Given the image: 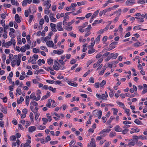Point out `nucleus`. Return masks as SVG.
I'll return each instance as SVG.
<instances>
[{"label":"nucleus","instance_id":"56","mask_svg":"<svg viewBox=\"0 0 147 147\" xmlns=\"http://www.w3.org/2000/svg\"><path fill=\"white\" fill-rule=\"evenodd\" d=\"M40 48L41 49L45 51L46 49V50H47V52L48 51L47 49V48L46 47H45V46H42L40 47Z\"/></svg>","mask_w":147,"mask_h":147},{"label":"nucleus","instance_id":"13","mask_svg":"<svg viewBox=\"0 0 147 147\" xmlns=\"http://www.w3.org/2000/svg\"><path fill=\"white\" fill-rule=\"evenodd\" d=\"M52 101V100L51 99H49L48 101V103L46 104V106L50 108L51 107V103Z\"/></svg>","mask_w":147,"mask_h":147},{"label":"nucleus","instance_id":"17","mask_svg":"<svg viewBox=\"0 0 147 147\" xmlns=\"http://www.w3.org/2000/svg\"><path fill=\"white\" fill-rule=\"evenodd\" d=\"M134 141H135V140L132 141H132H131L128 143L127 145V146H129V147H130V145L132 146H134L135 144H136V142L135 143V142H134Z\"/></svg>","mask_w":147,"mask_h":147},{"label":"nucleus","instance_id":"39","mask_svg":"<svg viewBox=\"0 0 147 147\" xmlns=\"http://www.w3.org/2000/svg\"><path fill=\"white\" fill-rule=\"evenodd\" d=\"M26 49L24 46L22 47L20 49V51L22 52H25L26 51Z\"/></svg>","mask_w":147,"mask_h":147},{"label":"nucleus","instance_id":"55","mask_svg":"<svg viewBox=\"0 0 147 147\" xmlns=\"http://www.w3.org/2000/svg\"><path fill=\"white\" fill-rule=\"evenodd\" d=\"M140 42L135 43L134 44V47H139L141 46L142 45H140Z\"/></svg>","mask_w":147,"mask_h":147},{"label":"nucleus","instance_id":"32","mask_svg":"<svg viewBox=\"0 0 147 147\" xmlns=\"http://www.w3.org/2000/svg\"><path fill=\"white\" fill-rule=\"evenodd\" d=\"M34 18V16L32 15H30L29 16V19L28 20V22L29 23H30L32 22V19Z\"/></svg>","mask_w":147,"mask_h":147},{"label":"nucleus","instance_id":"29","mask_svg":"<svg viewBox=\"0 0 147 147\" xmlns=\"http://www.w3.org/2000/svg\"><path fill=\"white\" fill-rule=\"evenodd\" d=\"M106 83V82L105 80H103L101 82L100 84V87H102L105 85Z\"/></svg>","mask_w":147,"mask_h":147},{"label":"nucleus","instance_id":"20","mask_svg":"<svg viewBox=\"0 0 147 147\" xmlns=\"http://www.w3.org/2000/svg\"><path fill=\"white\" fill-rule=\"evenodd\" d=\"M14 83L13 82L12 85L9 86V90L11 91H13V87H14Z\"/></svg>","mask_w":147,"mask_h":147},{"label":"nucleus","instance_id":"2","mask_svg":"<svg viewBox=\"0 0 147 147\" xmlns=\"http://www.w3.org/2000/svg\"><path fill=\"white\" fill-rule=\"evenodd\" d=\"M88 147H95V141L94 138L91 139L90 143L88 144Z\"/></svg>","mask_w":147,"mask_h":147},{"label":"nucleus","instance_id":"58","mask_svg":"<svg viewBox=\"0 0 147 147\" xmlns=\"http://www.w3.org/2000/svg\"><path fill=\"white\" fill-rule=\"evenodd\" d=\"M51 140V138L49 136H48L45 139V142H47L49 141H50Z\"/></svg>","mask_w":147,"mask_h":147},{"label":"nucleus","instance_id":"31","mask_svg":"<svg viewBox=\"0 0 147 147\" xmlns=\"http://www.w3.org/2000/svg\"><path fill=\"white\" fill-rule=\"evenodd\" d=\"M135 141L136 142V145H137V146H141L143 144L142 143L140 142L139 141V142H138V140H135Z\"/></svg>","mask_w":147,"mask_h":147},{"label":"nucleus","instance_id":"28","mask_svg":"<svg viewBox=\"0 0 147 147\" xmlns=\"http://www.w3.org/2000/svg\"><path fill=\"white\" fill-rule=\"evenodd\" d=\"M106 96L105 95V94H102L101 95V99L103 100H107Z\"/></svg>","mask_w":147,"mask_h":147},{"label":"nucleus","instance_id":"64","mask_svg":"<svg viewBox=\"0 0 147 147\" xmlns=\"http://www.w3.org/2000/svg\"><path fill=\"white\" fill-rule=\"evenodd\" d=\"M76 59H73L72 60H71L70 61V64H73L75 63L76 62Z\"/></svg>","mask_w":147,"mask_h":147},{"label":"nucleus","instance_id":"63","mask_svg":"<svg viewBox=\"0 0 147 147\" xmlns=\"http://www.w3.org/2000/svg\"><path fill=\"white\" fill-rule=\"evenodd\" d=\"M44 19L43 18L41 19L40 21L39 24L40 25H42L44 23Z\"/></svg>","mask_w":147,"mask_h":147},{"label":"nucleus","instance_id":"22","mask_svg":"<svg viewBox=\"0 0 147 147\" xmlns=\"http://www.w3.org/2000/svg\"><path fill=\"white\" fill-rule=\"evenodd\" d=\"M24 99L23 97L22 96H20V99L19 100L18 99L17 101V102L18 104H19L20 103H21L22 102L24 101Z\"/></svg>","mask_w":147,"mask_h":147},{"label":"nucleus","instance_id":"35","mask_svg":"<svg viewBox=\"0 0 147 147\" xmlns=\"http://www.w3.org/2000/svg\"><path fill=\"white\" fill-rule=\"evenodd\" d=\"M32 51L33 52L35 53H37L39 52V50L36 48H34L33 49Z\"/></svg>","mask_w":147,"mask_h":147},{"label":"nucleus","instance_id":"12","mask_svg":"<svg viewBox=\"0 0 147 147\" xmlns=\"http://www.w3.org/2000/svg\"><path fill=\"white\" fill-rule=\"evenodd\" d=\"M36 129V127L35 126H30L28 128V131L29 132H32L35 131Z\"/></svg>","mask_w":147,"mask_h":147},{"label":"nucleus","instance_id":"26","mask_svg":"<svg viewBox=\"0 0 147 147\" xmlns=\"http://www.w3.org/2000/svg\"><path fill=\"white\" fill-rule=\"evenodd\" d=\"M29 96H26V104L28 106L29 104Z\"/></svg>","mask_w":147,"mask_h":147},{"label":"nucleus","instance_id":"5","mask_svg":"<svg viewBox=\"0 0 147 147\" xmlns=\"http://www.w3.org/2000/svg\"><path fill=\"white\" fill-rule=\"evenodd\" d=\"M62 23L61 22H59L57 24V28L58 30L63 31V29L62 27Z\"/></svg>","mask_w":147,"mask_h":147},{"label":"nucleus","instance_id":"27","mask_svg":"<svg viewBox=\"0 0 147 147\" xmlns=\"http://www.w3.org/2000/svg\"><path fill=\"white\" fill-rule=\"evenodd\" d=\"M123 109H125V112L127 113V116H129L130 115V113H129V110L128 109H127L125 107H123Z\"/></svg>","mask_w":147,"mask_h":147},{"label":"nucleus","instance_id":"41","mask_svg":"<svg viewBox=\"0 0 147 147\" xmlns=\"http://www.w3.org/2000/svg\"><path fill=\"white\" fill-rule=\"evenodd\" d=\"M53 68L55 70H58L59 69V67L57 65H53Z\"/></svg>","mask_w":147,"mask_h":147},{"label":"nucleus","instance_id":"10","mask_svg":"<svg viewBox=\"0 0 147 147\" xmlns=\"http://www.w3.org/2000/svg\"><path fill=\"white\" fill-rule=\"evenodd\" d=\"M134 0H127L125 2L126 4L128 5L133 4L134 3L133 2Z\"/></svg>","mask_w":147,"mask_h":147},{"label":"nucleus","instance_id":"44","mask_svg":"<svg viewBox=\"0 0 147 147\" xmlns=\"http://www.w3.org/2000/svg\"><path fill=\"white\" fill-rule=\"evenodd\" d=\"M30 104L34 105L36 107H37L38 106V103L35 101H32L30 102Z\"/></svg>","mask_w":147,"mask_h":147},{"label":"nucleus","instance_id":"6","mask_svg":"<svg viewBox=\"0 0 147 147\" xmlns=\"http://www.w3.org/2000/svg\"><path fill=\"white\" fill-rule=\"evenodd\" d=\"M50 25L51 28V30H52L54 32H56L57 31V30L55 28L56 26L55 24L51 23H50Z\"/></svg>","mask_w":147,"mask_h":147},{"label":"nucleus","instance_id":"38","mask_svg":"<svg viewBox=\"0 0 147 147\" xmlns=\"http://www.w3.org/2000/svg\"><path fill=\"white\" fill-rule=\"evenodd\" d=\"M58 143V142L57 141H51L50 142V143L52 145H54Z\"/></svg>","mask_w":147,"mask_h":147},{"label":"nucleus","instance_id":"24","mask_svg":"<svg viewBox=\"0 0 147 147\" xmlns=\"http://www.w3.org/2000/svg\"><path fill=\"white\" fill-rule=\"evenodd\" d=\"M30 98L32 99L33 100H35L34 98H36V96L34 93L33 92L31 94L30 96Z\"/></svg>","mask_w":147,"mask_h":147},{"label":"nucleus","instance_id":"59","mask_svg":"<svg viewBox=\"0 0 147 147\" xmlns=\"http://www.w3.org/2000/svg\"><path fill=\"white\" fill-rule=\"evenodd\" d=\"M10 140L13 141H15L16 140V137L14 136H12L10 138Z\"/></svg>","mask_w":147,"mask_h":147},{"label":"nucleus","instance_id":"25","mask_svg":"<svg viewBox=\"0 0 147 147\" xmlns=\"http://www.w3.org/2000/svg\"><path fill=\"white\" fill-rule=\"evenodd\" d=\"M50 18L51 21L53 22H55L57 20V19L55 18H54L53 16H50Z\"/></svg>","mask_w":147,"mask_h":147},{"label":"nucleus","instance_id":"53","mask_svg":"<svg viewBox=\"0 0 147 147\" xmlns=\"http://www.w3.org/2000/svg\"><path fill=\"white\" fill-rule=\"evenodd\" d=\"M27 0H24L22 2V5L23 6H26L27 4Z\"/></svg>","mask_w":147,"mask_h":147},{"label":"nucleus","instance_id":"1","mask_svg":"<svg viewBox=\"0 0 147 147\" xmlns=\"http://www.w3.org/2000/svg\"><path fill=\"white\" fill-rule=\"evenodd\" d=\"M133 138L132 139V141H134V140H138L140 138H141L142 140L147 139V137L143 135H141L139 136H137L134 135L133 136Z\"/></svg>","mask_w":147,"mask_h":147},{"label":"nucleus","instance_id":"45","mask_svg":"<svg viewBox=\"0 0 147 147\" xmlns=\"http://www.w3.org/2000/svg\"><path fill=\"white\" fill-rule=\"evenodd\" d=\"M96 111V110H94L93 112V115L95 117H97L99 115L98 114L99 113V111H98L97 113H96L95 111Z\"/></svg>","mask_w":147,"mask_h":147},{"label":"nucleus","instance_id":"51","mask_svg":"<svg viewBox=\"0 0 147 147\" xmlns=\"http://www.w3.org/2000/svg\"><path fill=\"white\" fill-rule=\"evenodd\" d=\"M10 41H11L12 44H13V46L15 45L16 44V42L14 38H11Z\"/></svg>","mask_w":147,"mask_h":147},{"label":"nucleus","instance_id":"18","mask_svg":"<svg viewBox=\"0 0 147 147\" xmlns=\"http://www.w3.org/2000/svg\"><path fill=\"white\" fill-rule=\"evenodd\" d=\"M99 10L98 9L96 11L94 12L92 16V17L94 18L96 16H97L99 12Z\"/></svg>","mask_w":147,"mask_h":147},{"label":"nucleus","instance_id":"15","mask_svg":"<svg viewBox=\"0 0 147 147\" xmlns=\"http://www.w3.org/2000/svg\"><path fill=\"white\" fill-rule=\"evenodd\" d=\"M47 63L49 65H52L53 63V59L50 58V59H47Z\"/></svg>","mask_w":147,"mask_h":147},{"label":"nucleus","instance_id":"30","mask_svg":"<svg viewBox=\"0 0 147 147\" xmlns=\"http://www.w3.org/2000/svg\"><path fill=\"white\" fill-rule=\"evenodd\" d=\"M46 128V127L44 126L41 125H39L37 127V128L39 130H43Z\"/></svg>","mask_w":147,"mask_h":147},{"label":"nucleus","instance_id":"46","mask_svg":"<svg viewBox=\"0 0 147 147\" xmlns=\"http://www.w3.org/2000/svg\"><path fill=\"white\" fill-rule=\"evenodd\" d=\"M16 92L19 95L22 94V91L20 88H18L16 90Z\"/></svg>","mask_w":147,"mask_h":147},{"label":"nucleus","instance_id":"48","mask_svg":"<svg viewBox=\"0 0 147 147\" xmlns=\"http://www.w3.org/2000/svg\"><path fill=\"white\" fill-rule=\"evenodd\" d=\"M65 30H67L68 31H70L72 29V27L70 26L69 27H67L65 26L64 28Z\"/></svg>","mask_w":147,"mask_h":147},{"label":"nucleus","instance_id":"36","mask_svg":"<svg viewBox=\"0 0 147 147\" xmlns=\"http://www.w3.org/2000/svg\"><path fill=\"white\" fill-rule=\"evenodd\" d=\"M116 135V133L115 132L111 131L110 133L109 136L111 137H113Z\"/></svg>","mask_w":147,"mask_h":147},{"label":"nucleus","instance_id":"16","mask_svg":"<svg viewBox=\"0 0 147 147\" xmlns=\"http://www.w3.org/2000/svg\"><path fill=\"white\" fill-rule=\"evenodd\" d=\"M111 58H113V59H116L117 58V57L118 56V54L117 53H116L115 54L111 53Z\"/></svg>","mask_w":147,"mask_h":147},{"label":"nucleus","instance_id":"4","mask_svg":"<svg viewBox=\"0 0 147 147\" xmlns=\"http://www.w3.org/2000/svg\"><path fill=\"white\" fill-rule=\"evenodd\" d=\"M117 42H113L110 44L109 46L110 48H108V50H111L114 49L115 47V46L117 44Z\"/></svg>","mask_w":147,"mask_h":147},{"label":"nucleus","instance_id":"57","mask_svg":"<svg viewBox=\"0 0 147 147\" xmlns=\"http://www.w3.org/2000/svg\"><path fill=\"white\" fill-rule=\"evenodd\" d=\"M100 35H98L97 37L96 38L95 40L94 41L95 42L96 41V42L98 43L100 40Z\"/></svg>","mask_w":147,"mask_h":147},{"label":"nucleus","instance_id":"11","mask_svg":"<svg viewBox=\"0 0 147 147\" xmlns=\"http://www.w3.org/2000/svg\"><path fill=\"white\" fill-rule=\"evenodd\" d=\"M115 131L117 132H120L122 130V129L120 128L119 125H116L114 128Z\"/></svg>","mask_w":147,"mask_h":147},{"label":"nucleus","instance_id":"19","mask_svg":"<svg viewBox=\"0 0 147 147\" xmlns=\"http://www.w3.org/2000/svg\"><path fill=\"white\" fill-rule=\"evenodd\" d=\"M115 119V117H112V116H111L109 119L107 121V123L109 125H110L112 121Z\"/></svg>","mask_w":147,"mask_h":147},{"label":"nucleus","instance_id":"9","mask_svg":"<svg viewBox=\"0 0 147 147\" xmlns=\"http://www.w3.org/2000/svg\"><path fill=\"white\" fill-rule=\"evenodd\" d=\"M15 20L18 23H20L21 22L20 19L19 18V15L18 14H16L15 16Z\"/></svg>","mask_w":147,"mask_h":147},{"label":"nucleus","instance_id":"54","mask_svg":"<svg viewBox=\"0 0 147 147\" xmlns=\"http://www.w3.org/2000/svg\"><path fill=\"white\" fill-rule=\"evenodd\" d=\"M36 94L37 95H38V96L37 97H36V98H35L34 99H35V100L36 101H38L40 99V95H39L38 93H37Z\"/></svg>","mask_w":147,"mask_h":147},{"label":"nucleus","instance_id":"37","mask_svg":"<svg viewBox=\"0 0 147 147\" xmlns=\"http://www.w3.org/2000/svg\"><path fill=\"white\" fill-rule=\"evenodd\" d=\"M112 109L113 110V114L116 115L118 112V109H117L114 108H113Z\"/></svg>","mask_w":147,"mask_h":147},{"label":"nucleus","instance_id":"33","mask_svg":"<svg viewBox=\"0 0 147 147\" xmlns=\"http://www.w3.org/2000/svg\"><path fill=\"white\" fill-rule=\"evenodd\" d=\"M95 51V50L93 48L91 49L90 50H89L88 51V53L89 54H91Z\"/></svg>","mask_w":147,"mask_h":147},{"label":"nucleus","instance_id":"61","mask_svg":"<svg viewBox=\"0 0 147 147\" xmlns=\"http://www.w3.org/2000/svg\"><path fill=\"white\" fill-rule=\"evenodd\" d=\"M111 92H109V96L111 97H112L113 96V91L111 89H110Z\"/></svg>","mask_w":147,"mask_h":147},{"label":"nucleus","instance_id":"7","mask_svg":"<svg viewBox=\"0 0 147 147\" xmlns=\"http://www.w3.org/2000/svg\"><path fill=\"white\" fill-rule=\"evenodd\" d=\"M46 44L47 46L49 47H53L54 46V44L52 41L49 40V41H47Z\"/></svg>","mask_w":147,"mask_h":147},{"label":"nucleus","instance_id":"21","mask_svg":"<svg viewBox=\"0 0 147 147\" xmlns=\"http://www.w3.org/2000/svg\"><path fill=\"white\" fill-rule=\"evenodd\" d=\"M134 122L137 125H142V124L141 121H140L138 119H136Z\"/></svg>","mask_w":147,"mask_h":147},{"label":"nucleus","instance_id":"52","mask_svg":"<svg viewBox=\"0 0 147 147\" xmlns=\"http://www.w3.org/2000/svg\"><path fill=\"white\" fill-rule=\"evenodd\" d=\"M44 18L46 22H49V19L47 15H45L44 16Z\"/></svg>","mask_w":147,"mask_h":147},{"label":"nucleus","instance_id":"50","mask_svg":"<svg viewBox=\"0 0 147 147\" xmlns=\"http://www.w3.org/2000/svg\"><path fill=\"white\" fill-rule=\"evenodd\" d=\"M26 39L28 41H30V45L31 42L30 41V35H28L26 36Z\"/></svg>","mask_w":147,"mask_h":147},{"label":"nucleus","instance_id":"14","mask_svg":"<svg viewBox=\"0 0 147 147\" xmlns=\"http://www.w3.org/2000/svg\"><path fill=\"white\" fill-rule=\"evenodd\" d=\"M141 26V25H140L139 26H134V27L133 29L134 30H135V29L140 30H143V31L145 30H147V29H142L140 28L139 26Z\"/></svg>","mask_w":147,"mask_h":147},{"label":"nucleus","instance_id":"3","mask_svg":"<svg viewBox=\"0 0 147 147\" xmlns=\"http://www.w3.org/2000/svg\"><path fill=\"white\" fill-rule=\"evenodd\" d=\"M103 59V57H102L99 59L98 60L97 63H95L93 64V67L94 68H95L98 66L100 64V63L102 62Z\"/></svg>","mask_w":147,"mask_h":147},{"label":"nucleus","instance_id":"42","mask_svg":"<svg viewBox=\"0 0 147 147\" xmlns=\"http://www.w3.org/2000/svg\"><path fill=\"white\" fill-rule=\"evenodd\" d=\"M129 131V130L128 129L126 128L122 131V133L123 134H126Z\"/></svg>","mask_w":147,"mask_h":147},{"label":"nucleus","instance_id":"40","mask_svg":"<svg viewBox=\"0 0 147 147\" xmlns=\"http://www.w3.org/2000/svg\"><path fill=\"white\" fill-rule=\"evenodd\" d=\"M18 42V44L21 45L22 44L21 38L20 36H18L17 38Z\"/></svg>","mask_w":147,"mask_h":147},{"label":"nucleus","instance_id":"49","mask_svg":"<svg viewBox=\"0 0 147 147\" xmlns=\"http://www.w3.org/2000/svg\"><path fill=\"white\" fill-rule=\"evenodd\" d=\"M46 82L47 83L51 84H53L55 82V81L54 80H46Z\"/></svg>","mask_w":147,"mask_h":147},{"label":"nucleus","instance_id":"60","mask_svg":"<svg viewBox=\"0 0 147 147\" xmlns=\"http://www.w3.org/2000/svg\"><path fill=\"white\" fill-rule=\"evenodd\" d=\"M16 61L15 60H13L11 62V65L13 67H14L16 65Z\"/></svg>","mask_w":147,"mask_h":147},{"label":"nucleus","instance_id":"47","mask_svg":"<svg viewBox=\"0 0 147 147\" xmlns=\"http://www.w3.org/2000/svg\"><path fill=\"white\" fill-rule=\"evenodd\" d=\"M107 36H104L102 38V41L103 42V43L104 44L105 42L107 41Z\"/></svg>","mask_w":147,"mask_h":147},{"label":"nucleus","instance_id":"43","mask_svg":"<svg viewBox=\"0 0 147 147\" xmlns=\"http://www.w3.org/2000/svg\"><path fill=\"white\" fill-rule=\"evenodd\" d=\"M117 103L121 107H122L124 106V104L120 102H117Z\"/></svg>","mask_w":147,"mask_h":147},{"label":"nucleus","instance_id":"8","mask_svg":"<svg viewBox=\"0 0 147 147\" xmlns=\"http://www.w3.org/2000/svg\"><path fill=\"white\" fill-rule=\"evenodd\" d=\"M67 83L69 85L73 86L76 87L78 86L77 83L73 81H68Z\"/></svg>","mask_w":147,"mask_h":147},{"label":"nucleus","instance_id":"62","mask_svg":"<svg viewBox=\"0 0 147 147\" xmlns=\"http://www.w3.org/2000/svg\"><path fill=\"white\" fill-rule=\"evenodd\" d=\"M30 119L31 120V121H33L34 119V116L32 112H31L30 113Z\"/></svg>","mask_w":147,"mask_h":147},{"label":"nucleus","instance_id":"23","mask_svg":"<svg viewBox=\"0 0 147 147\" xmlns=\"http://www.w3.org/2000/svg\"><path fill=\"white\" fill-rule=\"evenodd\" d=\"M34 113L35 115L34 118L35 120L36 121L37 120L38 118L39 115V114H38V112H35Z\"/></svg>","mask_w":147,"mask_h":147},{"label":"nucleus","instance_id":"34","mask_svg":"<svg viewBox=\"0 0 147 147\" xmlns=\"http://www.w3.org/2000/svg\"><path fill=\"white\" fill-rule=\"evenodd\" d=\"M1 111L4 114H6L7 113V109L6 108H5L3 107H2Z\"/></svg>","mask_w":147,"mask_h":147}]
</instances>
